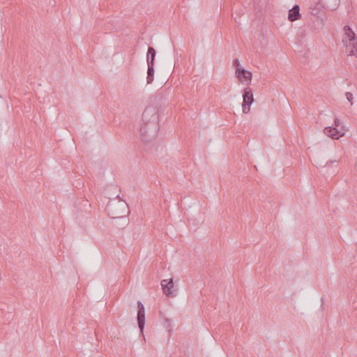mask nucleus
<instances>
[{
  "instance_id": "obj_1",
  "label": "nucleus",
  "mask_w": 357,
  "mask_h": 357,
  "mask_svg": "<svg viewBox=\"0 0 357 357\" xmlns=\"http://www.w3.org/2000/svg\"><path fill=\"white\" fill-rule=\"evenodd\" d=\"M158 121L159 116L155 108L146 107L144 109L139 129L142 141L148 143L155 138L159 131Z\"/></svg>"
},
{
  "instance_id": "obj_2",
  "label": "nucleus",
  "mask_w": 357,
  "mask_h": 357,
  "mask_svg": "<svg viewBox=\"0 0 357 357\" xmlns=\"http://www.w3.org/2000/svg\"><path fill=\"white\" fill-rule=\"evenodd\" d=\"M106 209L108 215L114 219L126 217L129 213L128 205L126 202L120 199L109 201Z\"/></svg>"
},
{
  "instance_id": "obj_3",
  "label": "nucleus",
  "mask_w": 357,
  "mask_h": 357,
  "mask_svg": "<svg viewBox=\"0 0 357 357\" xmlns=\"http://www.w3.org/2000/svg\"><path fill=\"white\" fill-rule=\"evenodd\" d=\"M344 32L346 36L345 39H343V42L349 40V43L346 44L347 52H349V55H354L357 57V38L352 31L351 28L347 25L344 27Z\"/></svg>"
},
{
  "instance_id": "obj_4",
  "label": "nucleus",
  "mask_w": 357,
  "mask_h": 357,
  "mask_svg": "<svg viewBox=\"0 0 357 357\" xmlns=\"http://www.w3.org/2000/svg\"><path fill=\"white\" fill-rule=\"evenodd\" d=\"M243 112L247 114L250 109V105L254 101L253 94L252 89L250 87H246L243 93Z\"/></svg>"
},
{
  "instance_id": "obj_5",
  "label": "nucleus",
  "mask_w": 357,
  "mask_h": 357,
  "mask_svg": "<svg viewBox=\"0 0 357 357\" xmlns=\"http://www.w3.org/2000/svg\"><path fill=\"white\" fill-rule=\"evenodd\" d=\"M161 287L163 293L167 296L172 298L176 296V289H174V282L172 278H170L169 280H162L161 281Z\"/></svg>"
},
{
  "instance_id": "obj_6",
  "label": "nucleus",
  "mask_w": 357,
  "mask_h": 357,
  "mask_svg": "<svg viewBox=\"0 0 357 357\" xmlns=\"http://www.w3.org/2000/svg\"><path fill=\"white\" fill-rule=\"evenodd\" d=\"M324 132L328 137L337 139L344 135V129L342 127L337 128L333 126H328L324 128Z\"/></svg>"
},
{
  "instance_id": "obj_7",
  "label": "nucleus",
  "mask_w": 357,
  "mask_h": 357,
  "mask_svg": "<svg viewBox=\"0 0 357 357\" xmlns=\"http://www.w3.org/2000/svg\"><path fill=\"white\" fill-rule=\"evenodd\" d=\"M137 324L141 333H143L145 325V310L141 301L137 302Z\"/></svg>"
},
{
  "instance_id": "obj_8",
  "label": "nucleus",
  "mask_w": 357,
  "mask_h": 357,
  "mask_svg": "<svg viewBox=\"0 0 357 357\" xmlns=\"http://www.w3.org/2000/svg\"><path fill=\"white\" fill-rule=\"evenodd\" d=\"M236 77L241 80L242 82H245L246 83H250L252 79V73L250 71L246 70L242 68H237L236 70Z\"/></svg>"
},
{
  "instance_id": "obj_9",
  "label": "nucleus",
  "mask_w": 357,
  "mask_h": 357,
  "mask_svg": "<svg viewBox=\"0 0 357 357\" xmlns=\"http://www.w3.org/2000/svg\"><path fill=\"white\" fill-rule=\"evenodd\" d=\"M301 17L300 13V7L298 5H294L291 9L289 10L288 20L290 22H294Z\"/></svg>"
},
{
  "instance_id": "obj_10",
  "label": "nucleus",
  "mask_w": 357,
  "mask_h": 357,
  "mask_svg": "<svg viewBox=\"0 0 357 357\" xmlns=\"http://www.w3.org/2000/svg\"><path fill=\"white\" fill-rule=\"evenodd\" d=\"M156 52L155 49L152 47H149L147 56H146V61L147 64L153 63L154 65V61L155 58Z\"/></svg>"
},
{
  "instance_id": "obj_11",
  "label": "nucleus",
  "mask_w": 357,
  "mask_h": 357,
  "mask_svg": "<svg viewBox=\"0 0 357 357\" xmlns=\"http://www.w3.org/2000/svg\"><path fill=\"white\" fill-rule=\"evenodd\" d=\"M148 65V69H147V77H146V82L147 84H151L153 81L154 79V65L153 63L151 64H147Z\"/></svg>"
},
{
  "instance_id": "obj_12",
  "label": "nucleus",
  "mask_w": 357,
  "mask_h": 357,
  "mask_svg": "<svg viewBox=\"0 0 357 357\" xmlns=\"http://www.w3.org/2000/svg\"><path fill=\"white\" fill-rule=\"evenodd\" d=\"M311 9V11H310V13L311 15H312L313 16H316L318 18L319 17V14L321 13V10L319 8H317V7H315V8H310Z\"/></svg>"
},
{
  "instance_id": "obj_13",
  "label": "nucleus",
  "mask_w": 357,
  "mask_h": 357,
  "mask_svg": "<svg viewBox=\"0 0 357 357\" xmlns=\"http://www.w3.org/2000/svg\"><path fill=\"white\" fill-rule=\"evenodd\" d=\"M345 96H346L347 99L348 100V101L350 102L351 105H353V102H352L353 94L350 92H347L345 93Z\"/></svg>"
},
{
  "instance_id": "obj_14",
  "label": "nucleus",
  "mask_w": 357,
  "mask_h": 357,
  "mask_svg": "<svg viewBox=\"0 0 357 357\" xmlns=\"http://www.w3.org/2000/svg\"><path fill=\"white\" fill-rule=\"evenodd\" d=\"M165 323H166V328L169 331L171 330L172 326L169 319H165Z\"/></svg>"
},
{
  "instance_id": "obj_15",
  "label": "nucleus",
  "mask_w": 357,
  "mask_h": 357,
  "mask_svg": "<svg viewBox=\"0 0 357 357\" xmlns=\"http://www.w3.org/2000/svg\"><path fill=\"white\" fill-rule=\"evenodd\" d=\"M233 64L236 67V70L237 69V68H241L240 67V62H239L238 59H237L234 60Z\"/></svg>"
},
{
  "instance_id": "obj_16",
  "label": "nucleus",
  "mask_w": 357,
  "mask_h": 357,
  "mask_svg": "<svg viewBox=\"0 0 357 357\" xmlns=\"http://www.w3.org/2000/svg\"><path fill=\"white\" fill-rule=\"evenodd\" d=\"M340 120L337 118H336L334 121L335 127L338 128L340 126Z\"/></svg>"
}]
</instances>
